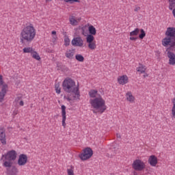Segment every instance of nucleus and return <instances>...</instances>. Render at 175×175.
Segmentation results:
<instances>
[{
    "instance_id": "nucleus-1",
    "label": "nucleus",
    "mask_w": 175,
    "mask_h": 175,
    "mask_svg": "<svg viewBox=\"0 0 175 175\" xmlns=\"http://www.w3.org/2000/svg\"><path fill=\"white\" fill-rule=\"evenodd\" d=\"M36 36V29H35L33 25L29 23L27 25L21 32V43H24V42L31 43V42L35 39Z\"/></svg>"
},
{
    "instance_id": "nucleus-2",
    "label": "nucleus",
    "mask_w": 175,
    "mask_h": 175,
    "mask_svg": "<svg viewBox=\"0 0 175 175\" xmlns=\"http://www.w3.org/2000/svg\"><path fill=\"white\" fill-rule=\"evenodd\" d=\"M62 87L65 92L68 94H74V99H80V92L79 87L76 86V82L70 78L66 79L62 83Z\"/></svg>"
},
{
    "instance_id": "nucleus-3",
    "label": "nucleus",
    "mask_w": 175,
    "mask_h": 175,
    "mask_svg": "<svg viewBox=\"0 0 175 175\" xmlns=\"http://www.w3.org/2000/svg\"><path fill=\"white\" fill-rule=\"evenodd\" d=\"M90 103L92 108L95 109V110H97V111L100 113V114L104 113L106 110V102L102 98V96H98L95 98L90 99Z\"/></svg>"
},
{
    "instance_id": "nucleus-4",
    "label": "nucleus",
    "mask_w": 175,
    "mask_h": 175,
    "mask_svg": "<svg viewBox=\"0 0 175 175\" xmlns=\"http://www.w3.org/2000/svg\"><path fill=\"white\" fill-rule=\"evenodd\" d=\"M3 158H5V161H4L3 166H4V167H12V165H13L12 161H16L17 152L14 150L8 151L5 154L2 155L1 159H3Z\"/></svg>"
},
{
    "instance_id": "nucleus-5",
    "label": "nucleus",
    "mask_w": 175,
    "mask_h": 175,
    "mask_svg": "<svg viewBox=\"0 0 175 175\" xmlns=\"http://www.w3.org/2000/svg\"><path fill=\"white\" fill-rule=\"evenodd\" d=\"M167 37L163 39L162 44L164 47H167L170 44V42L175 38V28L168 27L165 31Z\"/></svg>"
},
{
    "instance_id": "nucleus-6",
    "label": "nucleus",
    "mask_w": 175,
    "mask_h": 175,
    "mask_svg": "<svg viewBox=\"0 0 175 175\" xmlns=\"http://www.w3.org/2000/svg\"><path fill=\"white\" fill-rule=\"evenodd\" d=\"M93 154L94 152L91 148H85L83 152L79 154V158L81 159V161H87V159H90Z\"/></svg>"
},
{
    "instance_id": "nucleus-7",
    "label": "nucleus",
    "mask_w": 175,
    "mask_h": 175,
    "mask_svg": "<svg viewBox=\"0 0 175 175\" xmlns=\"http://www.w3.org/2000/svg\"><path fill=\"white\" fill-rule=\"evenodd\" d=\"M133 169L136 170L137 172H142V170H144L146 169V163L143 162V161L140 159H136L133 161Z\"/></svg>"
},
{
    "instance_id": "nucleus-8",
    "label": "nucleus",
    "mask_w": 175,
    "mask_h": 175,
    "mask_svg": "<svg viewBox=\"0 0 175 175\" xmlns=\"http://www.w3.org/2000/svg\"><path fill=\"white\" fill-rule=\"evenodd\" d=\"M71 44L74 47H83L84 46V40L80 36L75 37L72 40Z\"/></svg>"
},
{
    "instance_id": "nucleus-9",
    "label": "nucleus",
    "mask_w": 175,
    "mask_h": 175,
    "mask_svg": "<svg viewBox=\"0 0 175 175\" xmlns=\"http://www.w3.org/2000/svg\"><path fill=\"white\" fill-rule=\"evenodd\" d=\"M28 162V157L27 154H21L18 157V166H25Z\"/></svg>"
},
{
    "instance_id": "nucleus-10",
    "label": "nucleus",
    "mask_w": 175,
    "mask_h": 175,
    "mask_svg": "<svg viewBox=\"0 0 175 175\" xmlns=\"http://www.w3.org/2000/svg\"><path fill=\"white\" fill-rule=\"evenodd\" d=\"M6 130H5V128L1 127L0 128V142L1 143L5 146L6 144Z\"/></svg>"
},
{
    "instance_id": "nucleus-11",
    "label": "nucleus",
    "mask_w": 175,
    "mask_h": 175,
    "mask_svg": "<svg viewBox=\"0 0 175 175\" xmlns=\"http://www.w3.org/2000/svg\"><path fill=\"white\" fill-rule=\"evenodd\" d=\"M62 126L65 128L66 126V107L65 105H62Z\"/></svg>"
},
{
    "instance_id": "nucleus-12",
    "label": "nucleus",
    "mask_w": 175,
    "mask_h": 175,
    "mask_svg": "<svg viewBox=\"0 0 175 175\" xmlns=\"http://www.w3.org/2000/svg\"><path fill=\"white\" fill-rule=\"evenodd\" d=\"M148 162L150 166L154 167L158 164V158L155 155H151L149 157Z\"/></svg>"
},
{
    "instance_id": "nucleus-13",
    "label": "nucleus",
    "mask_w": 175,
    "mask_h": 175,
    "mask_svg": "<svg viewBox=\"0 0 175 175\" xmlns=\"http://www.w3.org/2000/svg\"><path fill=\"white\" fill-rule=\"evenodd\" d=\"M167 55L169 58V65H175V54L173 52L168 51Z\"/></svg>"
},
{
    "instance_id": "nucleus-14",
    "label": "nucleus",
    "mask_w": 175,
    "mask_h": 175,
    "mask_svg": "<svg viewBox=\"0 0 175 175\" xmlns=\"http://www.w3.org/2000/svg\"><path fill=\"white\" fill-rule=\"evenodd\" d=\"M7 170V174L9 175H17V173H18V170L15 166L10 167H8L6 169Z\"/></svg>"
},
{
    "instance_id": "nucleus-15",
    "label": "nucleus",
    "mask_w": 175,
    "mask_h": 175,
    "mask_svg": "<svg viewBox=\"0 0 175 175\" xmlns=\"http://www.w3.org/2000/svg\"><path fill=\"white\" fill-rule=\"evenodd\" d=\"M128 76L126 75H122L118 78V82L122 85L126 84L128 83Z\"/></svg>"
},
{
    "instance_id": "nucleus-16",
    "label": "nucleus",
    "mask_w": 175,
    "mask_h": 175,
    "mask_svg": "<svg viewBox=\"0 0 175 175\" xmlns=\"http://www.w3.org/2000/svg\"><path fill=\"white\" fill-rule=\"evenodd\" d=\"M6 87H8L6 85H3L1 91L0 92V103L3 102V99H5V95H6Z\"/></svg>"
},
{
    "instance_id": "nucleus-17",
    "label": "nucleus",
    "mask_w": 175,
    "mask_h": 175,
    "mask_svg": "<svg viewBox=\"0 0 175 175\" xmlns=\"http://www.w3.org/2000/svg\"><path fill=\"white\" fill-rule=\"evenodd\" d=\"M65 56L68 59H73V57H75V50L73 49H68L66 51Z\"/></svg>"
},
{
    "instance_id": "nucleus-18",
    "label": "nucleus",
    "mask_w": 175,
    "mask_h": 175,
    "mask_svg": "<svg viewBox=\"0 0 175 175\" xmlns=\"http://www.w3.org/2000/svg\"><path fill=\"white\" fill-rule=\"evenodd\" d=\"M89 96L95 99V98H98L100 95L98 94V90H92L89 92Z\"/></svg>"
},
{
    "instance_id": "nucleus-19",
    "label": "nucleus",
    "mask_w": 175,
    "mask_h": 175,
    "mask_svg": "<svg viewBox=\"0 0 175 175\" xmlns=\"http://www.w3.org/2000/svg\"><path fill=\"white\" fill-rule=\"evenodd\" d=\"M146 70L147 67H146V66H143L142 64H139V67L136 68L137 72L140 73H146Z\"/></svg>"
},
{
    "instance_id": "nucleus-20",
    "label": "nucleus",
    "mask_w": 175,
    "mask_h": 175,
    "mask_svg": "<svg viewBox=\"0 0 175 175\" xmlns=\"http://www.w3.org/2000/svg\"><path fill=\"white\" fill-rule=\"evenodd\" d=\"M126 100L131 102V103H133V101L135 100V97L133 96V95H132V93L131 92H127L126 94Z\"/></svg>"
},
{
    "instance_id": "nucleus-21",
    "label": "nucleus",
    "mask_w": 175,
    "mask_h": 175,
    "mask_svg": "<svg viewBox=\"0 0 175 175\" xmlns=\"http://www.w3.org/2000/svg\"><path fill=\"white\" fill-rule=\"evenodd\" d=\"M88 29L89 33H90V35H92L93 36L96 35V29H95L93 25L90 26Z\"/></svg>"
},
{
    "instance_id": "nucleus-22",
    "label": "nucleus",
    "mask_w": 175,
    "mask_h": 175,
    "mask_svg": "<svg viewBox=\"0 0 175 175\" xmlns=\"http://www.w3.org/2000/svg\"><path fill=\"white\" fill-rule=\"evenodd\" d=\"M140 33V29L135 28L133 31L130 32V36H137Z\"/></svg>"
},
{
    "instance_id": "nucleus-23",
    "label": "nucleus",
    "mask_w": 175,
    "mask_h": 175,
    "mask_svg": "<svg viewBox=\"0 0 175 175\" xmlns=\"http://www.w3.org/2000/svg\"><path fill=\"white\" fill-rule=\"evenodd\" d=\"M31 55L32 58H34V59H36L37 61H40V56L36 51H35V50L32 52Z\"/></svg>"
},
{
    "instance_id": "nucleus-24",
    "label": "nucleus",
    "mask_w": 175,
    "mask_h": 175,
    "mask_svg": "<svg viewBox=\"0 0 175 175\" xmlns=\"http://www.w3.org/2000/svg\"><path fill=\"white\" fill-rule=\"evenodd\" d=\"M69 21H70V24H71V25H77V24L79 23V22H77V20H76L75 16L70 17Z\"/></svg>"
},
{
    "instance_id": "nucleus-25",
    "label": "nucleus",
    "mask_w": 175,
    "mask_h": 175,
    "mask_svg": "<svg viewBox=\"0 0 175 175\" xmlns=\"http://www.w3.org/2000/svg\"><path fill=\"white\" fill-rule=\"evenodd\" d=\"M23 53H31V55L32 54V53H33V49H32V47H25L23 49Z\"/></svg>"
},
{
    "instance_id": "nucleus-26",
    "label": "nucleus",
    "mask_w": 175,
    "mask_h": 175,
    "mask_svg": "<svg viewBox=\"0 0 175 175\" xmlns=\"http://www.w3.org/2000/svg\"><path fill=\"white\" fill-rule=\"evenodd\" d=\"M94 39H95L94 36L89 34L86 37V42H87V43H92V42H94Z\"/></svg>"
},
{
    "instance_id": "nucleus-27",
    "label": "nucleus",
    "mask_w": 175,
    "mask_h": 175,
    "mask_svg": "<svg viewBox=\"0 0 175 175\" xmlns=\"http://www.w3.org/2000/svg\"><path fill=\"white\" fill-rule=\"evenodd\" d=\"M75 59L79 61V62H84V57L80 54H77L75 55Z\"/></svg>"
},
{
    "instance_id": "nucleus-28",
    "label": "nucleus",
    "mask_w": 175,
    "mask_h": 175,
    "mask_svg": "<svg viewBox=\"0 0 175 175\" xmlns=\"http://www.w3.org/2000/svg\"><path fill=\"white\" fill-rule=\"evenodd\" d=\"M172 102L173 104L172 109V118H175V98L172 99Z\"/></svg>"
},
{
    "instance_id": "nucleus-29",
    "label": "nucleus",
    "mask_w": 175,
    "mask_h": 175,
    "mask_svg": "<svg viewBox=\"0 0 175 175\" xmlns=\"http://www.w3.org/2000/svg\"><path fill=\"white\" fill-rule=\"evenodd\" d=\"M88 47L90 50H95L96 49V43L95 42H89Z\"/></svg>"
},
{
    "instance_id": "nucleus-30",
    "label": "nucleus",
    "mask_w": 175,
    "mask_h": 175,
    "mask_svg": "<svg viewBox=\"0 0 175 175\" xmlns=\"http://www.w3.org/2000/svg\"><path fill=\"white\" fill-rule=\"evenodd\" d=\"M139 32H141V33L139 35V38L144 39V38L146 37V31H144V29H139Z\"/></svg>"
},
{
    "instance_id": "nucleus-31",
    "label": "nucleus",
    "mask_w": 175,
    "mask_h": 175,
    "mask_svg": "<svg viewBox=\"0 0 175 175\" xmlns=\"http://www.w3.org/2000/svg\"><path fill=\"white\" fill-rule=\"evenodd\" d=\"M169 3L170 10H173V8H175V0H169Z\"/></svg>"
},
{
    "instance_id": "nucleus-32",
    "label": "nucleus",
    "mask_w": 175,
    "mask_h": 175,
    "mask_svg": "<svg viewBox=\"0 0 175 175\" xmlns=\"http://www.w3.org/2000/svg\"><path fill=\"white\" fill-rule=\"evenodd\" d=\"M55 90L56 91V94H61V88L59 87V83H56L55 85Z\"/></svg>"
},
{
    "instance_id": "nucleus-33",
    "label": "nucleus",
    "mask_w": 175,
    "mask_h": 175,
    "mask_svg": "<svg viewBox=\"0 0 175 175\" xmlns=\"http://www.w3.org/2000/svg\"><path fill=\"white\" fill-rule=\"evenodd\" d=\"M68 175H75V172L73 171V167L71 166V168H68L67 170Z\"/></svg>"
},
{
    "instance_id": "nucleus-34",
    "label": "nucleus",
    "mask_w": 175,
    "mask_h": 175,
    "mask_svg": "<svg viewBox=\"0 0 175 175\" xmlns=\"http://www.w3.org/2000/svg\"><path fill=\"white\" fill-rule=\"evenodd\" d=\"M64 44L65 46H69V44H70V40L69 39V38H66L64 39Z\"/></svg>"
},
{
    "instance_id": "nucleus-35",
    "label": "nucleus",
    "mask_w": 175,
    "mask_h": 175,
    "mask_svg": "<svg viewBox=\"0 0 175 175\" xmlns=\"http://www.w3.org/2000/svg\"><path fill=\"white\" fill-rule=\"evenodd\" d=\"M67 3H73L74 2H80V0H64Z\"/></svg>"
},
{
    "instance_id": "nucleus-36",
    "label": "nucleus",
    "mask_w": 175,
    "mask_h": 175,
    "mask_svg": "<svg viewBox=\"0 0 175 175\" xmlns=\"http://www.w3.org/2000/svg\"><path fill=\"white\" fill-rule=\"evenodd\" d=\"M0 85H3V79L2 75H0Z\"/></svg>"
},
{
    "instance_id": "nucleus-37",
    "label": "nucleus",
    "mask_w": 175,
    "mask_h": 175,
    "mask_svg": "<svg viewBox=\"0 0 175 175\" xmlns=\"http://www.w3.org/2000/svg\"><path fill=\"white\" fill-rule=\"evenodd\" d=\"M138 38L135 36H131L130 40H137Z\"/></svg>"
},
{
    "instance_id": "nucleus-38",
    "label": "nucleus",
    "mask_w": 175,
    "mask_h": 175,
    "mask_svg": "<svg viewBox=\"0 0 175 175\" xmlns=\"http://www.w3.org/2000/svg\"><path fill=\"white\" fill-rule=\"evenodd\" d=\"M81 31H82V34L85 35V27H82Z\"/></svg>"
},
{
    "instance_id": "nucleus-39",
    "label": "nucleus",
    "mask_w": 175,
    "mask_h": 175,
    "mask_svg": "<svg viewBox=\"0 0 175 175\" xmlns=\"http://www.w3.org/2000/svg\"><path fill=\"white\" fill-rule=\"evenodd\" d=\"M140 10V7H135L134 12H139Z\"/></svg>"
},
{
    "instance_id": "nucleus-40",
    "label": "nucleus",
    "mask_w": 175,
    "mask_h": 175,
    "mask_svg": "<svg viewBox=\"0 0 175 175\" xmlns=\"http://www.w3.org/2000/svg\"><path fill=\"white\" fill-rule=\"evenodd\" d=\"M19 105H20V106H24V101L21 100V101L19 102Z\"/></svg>"
},
{
    "instance_id": "nucleus-41",
    "label": "nucleus",
    "mask_w": 175,
    "mask_h": 175,
    "mask_svg": "<svg viewBox=\"0 0 175 175\" xmlns=\"http://www.w3.org/2000/svg\"><path fill=\"white\" fill-rule=\"evenodd\" d=\"M172 14L175 18V8L174 10L172 9Z\"/></svg>"
},
{
    "instance_id": "nucleus-42",
    "label": "nucleus",
    "mask_w": 175,
    "mask_h": 175,
    "mask_svg": "<svg viewBox=\"0 0 175 175\" xmlns=\"http://www.w3.org/2000/svg\"><path fill=\"white\" fill-rule=\"evenodd\" d=\"M56 34H57V31H52V35H56Z\"/></svg>"
},
{
    "instance_id": "nucleus-43",
    "label": "nucleus",
    "mask_w": 175,
    "mask_h": 175,
    "mask_svg": "<svg viewBox=\"0 0 175 175\" xmlns=\"http://www.w3.org/2000/svg\"><path fill=\"white\" fill-rule=\"evenodd\" d=\"M67 100H68V102H70V100H72V99H70V98L68 97L66 98Z\"/></svg>"
},
{
    "instance_id": "nucleus-44",
    "label": "nucleus",
    "mask_w": 175,
    "mask_h": 175,
    "mask_svg": "<svg viewBox=\"0 0 175 175\" xmlns=\"http://www.w3.org/2000/svg\"><path fill=\"white\" fill-rule=\"evenodd\" d=\"M117 137H119V139L121 138V135L120 134H117Z\"/></svg>"
},
{
    "instance_id": "nucleus-45",
    "label": "nucleus",
    "mask_w": 175,
    "mask_h": 175,
    "mask_svg": "<svg viewBox=\"0 0 175 175\" xmlns=\"http://www.w3.org/2000/svg\"><path fill=\"white\" fill-rule=\"evenodd\" d=\"M93 113H94V114H96V111L93 110Z\"/></svg>"
},
{
    "instance_id": "nucleus-46",
    "label": "nucleus",
    "mask_w": 175,
    "mask_h": 175,
    "mask_svg": "<svg viewBox=\"0 0 175 175\" xmlns=\"http://www.w3.org/2000/svg\"><path fill=\"white\" fill-rule=\"evenodd\" d=\"M46 2H51V0H46Z\"/></svg>"
},
{
    "instance_id": "nucleus-47",
    "label": "nucleus",
    "mask_w": 175,
    "mask_h": 175,
    "mask_svg": "<svg viewBox=\"0 0 175 175\" xmlns=\"http://www.w3.org/2000/svg\"><path fill=\"white\" fill-rule=\"evenodd\" d=\"M147 76H148V75H144V77H147Z\"/></svg>"
},
{
    "instance_id": "nucleus-48",
    "label": "nucleus",
    "mask_w": 175,
    "mask_h": 175,
    "mask_svg": "<svg viewBox=\"0 0 175 175\" xmlns=\"http://www.w3.org/2000/svg\"><path fill=\"white\" fill-rule=\"evenodd\" d=\"M50 53H53V51H51Z\"/></svg>"
}]
</instances>
